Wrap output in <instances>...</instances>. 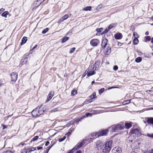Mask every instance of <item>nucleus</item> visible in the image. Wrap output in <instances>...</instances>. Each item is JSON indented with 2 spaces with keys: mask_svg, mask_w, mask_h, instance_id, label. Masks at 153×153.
Masks as SVG:
<instances>
[{
  "mask_svg": "<svg viewBox=\"0 0 153 153\" xmlns=\"http://www.w3.org/2000/svg\"><path fill=\"white\" fill-rule=\"evenodd\" d=\"M124 128L123 125L117 124L116 125L111 126L108 129L111 132H116L119 130H123Z\"/></svg>",
  "mask_w": 153,
  "mask_h": 153,
  "instance_id": "obj_1",
  "label": "nucleus"
},
{
  "mask_svg": "<svg viewBox=\"0 0 153 153\" xmlns=\"http://www.w3.org/2000/svg\"><path fill=\"white\" fill-rule=\"evenodd\" d=\"M44 111L40 109V107L38 106L36 108L33 110L31 112V114L33 117H35L36 116H39L42 114Z\"/></svg>",
  "mask_w": 153,
  "mask_h": 153,
  "instance_id": "obj_2",
  "label": "nucleus"
},
{
  "mask_svg": "<svg viewBox=\"0 0 153 153\" xmlns=\"http://www.w3.org/2000/svg\"><path fill=\"white\" fill-rule=\"evenodd\" d=\"M112 140H110L106 142L105 144H104L105 146L107 147V149H105L106 151H105V152H109L111 150L112 147Z\"/></svg>",
  "mask_w": 153,
  "mask_h": 153,
  "instance_id": "obj_3",
  "label": "nucleus"
},
{
  "mask_svg": "<svg viewBox=\"0 0 153 153\" xmlns=\"http://www.w3.org/2000/svg\"><path fill=\"white\" fill-rule=\"evenodd\" d=\"M108 131H110L108 128L107 129L100 131L97 132V136L98 137L105 135L108 132Z\"/></svg>",
  "mask_w": 153,
  "mask_h": 153,
  "instance_id": "obj_4",
  "label": "nucleus"
},
{
  "mask_svg": "<svg viewBox=\"0 0 153 153\" xmlns=\"http://www.w3.org/2000/svg\"><path fill=\"white\" fill-rule=\"evenodd\" d=\"M100 42L99 40L98 39H94L91 40L90 41V44L93 46H97Z\"/></svg>",
  "mask_w": 153,
  "mask_h": 153,
  "instance_id": "obj_5",
  "label": "nucleus"
},
{
  "mask_svg": "<svg viewBox=\"0 0 153 153\" xmlns=\"http://www.w3.org/2000/svg\"><path fill=\"white\" fill-rule=\"evenodd\" d=\"M11 77V80L15 82L17 79L18 74L16 72H13L10 75Z\"/></svg>",
  "mask_w": 153,
  "mask_h": 153,
  "instance_id": "obj_6",
  "label": "nucleus"
},
{
  "mask_svg": "<svg viewBox=\"0 0 153 153\" xmlns=\"http://www.w3.org/2000/svg\"><path fill=\"white\" fill-rule=\"evenodd\" d=\"M112 153H122V150L119 147H114L112 151Z\"/></svg>",
  "mask_w": 153,
  "mask_h": 153,
  "instance_id": "obj_7",
  "label": "nucleus"
},
{
  "mask_svg": "<svg viewBox=\"0 0 153 153\" xmlns=\"http://www.w3.org/2000/svg\"><path fill=\"white\" fill-rule=\"evenodd\" d=\"M100 63V62L98 61H96L94 65V67L92 69L94 70H98L99 67Z\"/></svg>",
  "mask_w": 153,
  "mask_h": 153,
  "instance_id": "obj_8",
  "label": "nucleus"
},
{
  "mask_svg": "<svg viewBox=\"0 0 153 153\" xmlns=\"http://www.w3.org/2000/svg\"><path fill=\"white\" fill-rule=\"evenodd\" d=\"M54 94V92L53 91H52L50 92L48 96L46 102H48L51 100Z\"/></svg>",
  "mask_w": 153,
  "mask_h": 153,
  "instance_id": "obj_9",
  "label": "nucleus"
},
{
  "mask_svg": "<svg viewBox=\"0 0 153 153\" xmlns=\"http://www.w3.org/2000/svg\"><path fill=\"white\" fill-rule=\"evenodd\" d=\"M85 140H83L80 143H78L76 146H75V149L77 150L81 147L82 146V145L85 143Z\"/></svg>",
  "mask_w": 153,
  "mask_h": 153,
  "instance_id": "obj_10",
  "label": "nucleus"
},
{
  "mask_svg": "<svg viewBox=\"0 0 153 153\" xmlns=\"http://www.w3.org/2000/svg\"><path fill=\"white\" fill-rule=\"evenodd\" d=\"M131 133L132 134H135L137 135H140V132L139 130L137 128H135L131 130Z\"/></svg>",
  "mask_w": 153,
  "mask_h": 153,
  "instance_id": "obj_11",
  "label": "nucleus"
},
{
  "mask_svg": "<svg viewBox=\"0 0 153 153\" xmlns=\"http://www.w3.org/2000/svg\"><path fill=\"white\" fill-rule=\"evenodd\" d=\"M108 42V40L106 39H102V47L104 48L106 47Z\"/></svg>",
  "mask_w": 153,
  "mask_h": 153,
  "instance_id": "obj_12",
  "label": "nucleus"
},
{
  "mask_svg": "<svg viewBox=\"0 0 153 153\" xmlns=\"http://www.w3.org/2000/svg\"><path fill=\"white\" fill-rule=\"evenodd\" d=\"M114 38L117 39H120L122 38V35L120 33H118L115 34L114 36Z\"/></svg>",
  "mask_w": 153,
  "mask_h": 153,
  "instance_id": "obj_13",
  "label": "nucleus"
},
{
  "mask_svg": "<svg viewBox=\"0 0 153 153\" xmlns=\"http://www.w3.org/2000/svg\"><path fill=\"white\" fill-rule=\"evenodd\" d=\"M134 35L135 37V39H134L133 42V44L134 45H137L138 44V40L137 39V38L138 37V34H137V36H135V33H134Z\"/></svg>",
  "mask_w": 153,
  "mask_h": 153,
  "instance_id": "obj_14",
  "label": "nucleus"
},
{
  "mask_svg": "<svg viewBox=\"0 0 153 153\" xmlns=\"http://www.w3.org/2000/svg\"><path fill=\"white\" fill-rule=\"evenodd\" d=\"M111 48L108 47L105 50L104 53L105 55H108L111 53Z\"/></svg>",
  "mask_w": 153,
  "mask_h": 153,
  "instance_id": "obj_15",
  "label": "nucleus"
},
{
  "mask_svg": "<svg viewBox=\"0 0 153 153\" xmlns=\"http://www.w3.org/2000/svg\"><path fill=\"white\" fill-rule=\"evenodd\" d=\"M102 145V142L100 140L98 141L96 143V147L98 148V149H99V148L100 149V147Z\"/></svg>",
  "mask_w": 153,
  "mask_h": 153,
  "instance_id": "obj_16",
  "label": "nucleus"
},
{
  "mask_svg": "<svg viewBox=\"0 0 153 153\" xmlns=\"http://www.w3.org/2000/svg\"><path fill=\"white\" fill-rule=\"evenodd\" d=\"M148 123L152 124V127L153 128V118L151 117L149 118L147 120Z\"/></svg>",
  "mask_w": 153,
  "mask_h": 153,
  "instance_id": "obj_17",
  "label": "nucleus"
},
{
  "mask_svg": "<svg viewBox=\"0 0 153 153\" xmlns=\"http://www.w3.org/2000/svg\"><path fill=\"white\" fill-rule=\"evenodd\" d=\"M106 146L105 145H104V144H103L102 146H101V147H100V149H102V151L103 152H105V153H107V152H105V151H106V150H105V149H107V147H106V146Z\"/></svg>",
  "mask_w": 153,
  "mask_h": 153,
  "instance_id": "obj_18",
  "label": "nucleus"
},
{
  "mask_svg": "<svg viewBox=\"0 0 153 153\" xmlns=\"http://www.w3.org/2000/svg\"><path fill=\"white\" fill-rule=\"evenodd\" d=\"M42 2V1H40L37 0L36 1L34 2V4L35 5V6L37 7H39Z\"/></svg>",
  "mask_w": 153,
  "mask_h": 153,
  "instance_id": "obj_19",
  "label": "nucleus"
},
{
  "mask_svg": "<svg viewBox=\"0 0 153 153\" xmlns=\"http://www.w3.org/2000/svg\"><path fill=\"white\" fill-rule=\"evenodd\" d=\"M27 40V37L24 36V37L22 40V42L21 43V45H22L24 44L25 43Z\"/></svg>",
  "mask_w": 153,
  "mask_h": 153,
  "instance_id": "obj_20",
  "label": "nucleus"
},
{
  "mask_svg": "<svg viewBox=\"0 0 153 153\" xmlns=\"http://www.w3.org/2000/svg\"><path fill=\"white\" fill-rule=\"evenodd\" d=\"M125 126L126 128L128 129L131 126V124L130 123H128L127 122L125 123Z\"/></svg>",
  "mask_w": 153,
  "mask_h": 153,
  "instance_id": "obj_21",
  "label": "nucleus"
},
{
  "mask_svg": "<svg viewBox=\"0 0 153 153\" xmlns=\"http://www.w3.org/2000/svg\"><path fill=\"white\" fill-rule=\"evenodd\" d=\"M87 76H89L91 75H93L95 74V72H94V70H93L92 71H90L88 72V71L87 72Z\"/></svg>",
  "mask_w": 153,
  "mask_h": 153,
  "instance_id": "obj_22",
  "label": "nucleus"
},
{
  "mask_svg": "<svg viewBox=\"0 0 153 153\" xmlns=\"http://www.w3.org/2000/svg\"><path fill=\"white\" fill-rule=\"evenodd\" d=\"M116 25V24L115 23H113L109 25V26L108 27V28L110 30L112 28L115 27Z\"/></svg>",
  "mask_w": 153,
  "mask_h": 153,
  "instance_id": "obj_23",
  "label": "nucleus"
},
{
  "mask_svg": "<svg viewBox=\"0 0 153 153\" xmlns=\"http://www.w3.org/2000/svg\"><path fill=\"white\" fill-rule=\"evenodd\" d=\"M9 13L8 11H5L1 14V16L5 18H7V15Z\"/></svg>",
  "mask_w": 153,
  "mask_h": 153,
  "instance_id": "obj_24",
  "label": "nucleus"
},
{
  "mask_svg": "<svg viewBox=\"0 0 153 153\" xmlns=\"http://www.w3.org/2000/svg\"><path fill=\"white\" fill-rule=\"evenodd\" d=\"M27 60L25 58L22 59L21 60V63L22 65H24L27 62Z\"/></svg>",
  "mask_w": 153,
  "mask_h": 153,
  "instance_id": "obj_25",
  "label": "nucleus"
},
{
  "mask_svg": "<svg viewBox=\"0 0 153 153\" xmlns=\"http://www.w3.org/2000/svg\"><path fill=\"white\" fill-rule=\"evenodd\" d=\"M91 6H87L84 8L83 10L85 11L91 10Z\"/></svg>",
  "mask_w": 153,
  "mask_h": 153,
  "instance_id": "obj_26",
  "label": "nucleus"
},
{
  "mask_svg": "<svg viewBox=\"0 0 153 153\" xmlns=\"http://www.w3.org/2000/svg\"><path fill=\"white\" fill-rule=\"evenodd\" d=\"M142 60V58L140 57H138L136 59L135 61L137 62H139Z\"/></svg>",
  "mask_w": 153,
  "mask_h": 153,
  "instance_id": "obj_27",
  "label": "nucleus"
},
{
  "mask_svg": "<svg viewBox=\"0 0 153 153\" xmlns=\"http://www.w3.org/2000/svg\"><path fill=\"white\" fill-rule=\"evenodd\" d=\"M68 39H69V38L68 37H64L62 39V43L65 42L66 41H67Z\"/></svg>",
  "mask_w": 153,
  "mask_h": 153,
  "instance_id": "obj_28",
  "label": "nucleus"
},
{
  "mask_svg": "<svg viewBox=\"0 0 153 153\" xmlns=\"http://www.w3.org/2000/svg\"><path fill=\"white\" fill-rule=\"evenodd\" d=\"M105 89L104 88H102L100 89L99 90V94H102L104 91Z\"/></svg>",
  "mask_w": 153,
  "mask_h": 153,
  "instance_id": "obj_29",
  "label": "nucleus"
},
{
  "mask_svg": "<svg viewBox=\"0 0 153 153\" xmlns=\"http://www.w3.org/2000/svg\"><path fill=\"white\" fill-rule=\"evenodd\" d=\"M68 14H65L64 16H63L62 18L63 19V20H65L68 18Z\"/></svg>",
  "mask_w": 153,
  "mask_h": 153,
  "instance_id": "obj_30",
  "label": "nucleus"
},
{
  "mask_svg": "<svg viewBox=\"0 0 153 153\" xmlns=\"http://www.w3.org/2000/svg\"><path fill=\"white\" fill-rule=\"evenodd\" d=\"M77 94V91L76 90H73L71 92V95L74 96Z\"/></svg>",
  "mask_w": 153,
  "mask_h": 153,
  "instance_id": "obj_31",
  "label": "nucleus"
},
{
  "mask_svg": "<svg viewBox=\"0 0 153 153\" xmlns=\"http://www.w3.org/2000/svg\"><path fill=\"white\" fill-rule=\"evenodd\" d=\"M48 30V28H46L43 30L42 32V34H44L46 33Z\"/></svg>",
  "mask_w": 153,
  "mask_h": 153,
  "instance_id": "obj_32",
  "label": "nucleus"
},
{
  "mask_svg": "<svg viewBox=\"0 0 153 153\" xmlns=\"http://www.w3.org/2000/svg\"><path fill=\"white\" fill-rule=\"evenodd\" d=\"M66 138V137L64 136L62 138L59 139V142H62Z\"/></svg>",
  "mask_w": 153,
  "mask_h": 153,
  "instance_id": "obj_33",
  "label": "nucleus"
},
{
  "mask_svg": "<svg viewBox=\"0 0 153 153\" xmlns=\"http://www.w3.org/2000/svg\"><path fill=\"white\" fill-rule=\"evenodd\" d=\"M75 49L76 48L75 47H74L71 48L69 51V53H73L74 51L75 50Z\"/></svg>",
  "mask_w": 153,
  "mask_h": 153,
  "instance_id": "obj_34",
  "label": "nucleus"
},
{
  "mask_svg": "<svg viewBox=\"0 0 153 153\" xmlns=\"http://www.w3.org/2000/svg\"><path fill=\"white\" fill-rule=\"evenodd\" d=\"M39 138V136H35V137H34L33 139L31 141H36V140L38 138Z\"/></svg>",
  "mask_w": 153,
  "mask_h": 153,
  "instance_id": "obj_35",
  "label": "nucleus"
},
{
  "mask_svg": "<svg viewBox=\"0 0 153 153\" xmlns=\"http://www.w3.org/2000/svg\"><path fill=\"white\" fill-rule=\"evenodd\" d=\"M96 96V94L95 93H94L92 95L90 96V97L91 99H94L95 98V97Z\"/></svg>",
  "mask_w": 153,
  "mask_h": 153,
  "instance_id": "obj_36",
  "label": "nucleus"
},
{
  "mask_svg": "<svg viewBox=\"0 0 153 153\" xmlns=\"http://www.w3.org/2000/svg\"><path fill=\"white\" fill-rule=\"evenodd\" d=\"M145 41L146 42L148 41H149L151 39V38L150 36H146L145 37Z\"/></svg>",
  "mask_w": 153,
  "mask_h": 153,
  "instance_id": "obj_37",
  "label": "nucleus"
},
{
  "mask_svg": "<svg viewBox=\"0 0 153 153\" xmlns=\"http://www.w3.org/2000/svg\"><path fill=\"white\" fill-rule=\"evenodd\" d=\"M33 150H34L30 149H27L26 152V153H30Z\"/></svg>",
  "mask_w": 153,
  "mask_h": 153,
  "instance_id": "obj_38",
  "label": "nucleus"
},
{
  "mask_svg": "<svg viewBox=\"0 0 153 153\" xmlns=\"http://www.w3.org/2000/svg\"><path fill=\"white\" fill-rule=\"evenodd\" d=\"M103 30V28H97L96 29V31L98 32H101Z\"/></svg>",
  "mask_w": 153,
  "mask_h": 153,
  "instance_id": "obj_39",
  "label": "nucleus"
},
{
  "mask_svg": "<svg viewBox=\"0 0 153 153\" xmlns=\"http://www.w3.org/2000/svg\"><path fill=\"white\" fill-rule=\"evenodd\" d=\"M110 30L108 28H106L103 32V33H107Z\"/></svg>",
  "mask_w": 153,
  "mask_h": 153,
  "instance_id": "obj_40",
  "label": "nucleus"
},
{
  "mask_svg": "<svg viewBox=\"0 0 153 153\" xmlns=\"http://www.w3.org/2000/svg\"><path fill=\"white\" fill-rule=\"evenodd\" d=\"M75 149V147L72 150L68 151L67 153H73L74 152V150Z\"/></svg>",
  "mask_w": 153,
  "mask_h": 153,
  "instance_id": "obj_41",
  "label": "nucleus"
},
{
  "mask_svg": "<svg viewBox=\"0 0 153 153\" xmlns=\"http://www.w3.org/2000/svg\"><path fill=\"white\" fill-rule=\"evenodd\" d=\"M147 136L148 137L153 138V133L152 134H147Z\"/></svg>",
  "mask_w": 153,
  "mask_h": 153,
  "instance_id": "obj_42",
  "label": "nucleus"
},
{
  "mask_svg": "<svg viewBox=\"0 0 153 153\" xmlns=\"http://www.w3.org/2000/svg\"><path fill=\"white\" fill-rule=\"evenodd\" d=\"M118 67L117 66L115 65L113 67V69L114 71H116L118 69Z\"/></svg>",
  "mask_w": 153,
  "mask_h": 153,
  "instance_id": "obj_43",
  "label": "nucleus"
},
{
  "mask_svg": "<svg viewBox=\"0 0 153 153\" xmlns=\"http://www.w3.org/2000/svg\"><path fill=\"white\" fill-rule=\"evenodd\" d=\"M102 7V5L101 4H99L97 7V9H99L101 8Z\"/></svg>",
  "mask_w": 153,
  "mask_h": 153,
  "instance_id": "obj_44",
  "label": "nucleus"
},
{
  "mask_svg": "<svg viewBox=\"0 0 153 153\" xmlns=\"http://www.w3.org/2000/svg\"><path fill=\"white\" fill-rule=\"evenodd\" d=\"M2 126L3 127V129H4L7 127V125H2Z\"/></svg>",
  "mask_w": 153,
  "mask_h": 153,
  "instance_id": "obj_45",
  "label": "nucleus"
},
{
  "mask_svg": "<svg viewBox=\"0 0 153 153\" xmlns=\"http://www.w3.org/2000/svg\"><path fill=\"white\" fill-rule=\"evenodd\" d=\"M4 9L3 8H1L0 9V14H1L2 12L4 11Z\"/></svg>",
  "mask_w": 153,
  "mask_h": 153,
  "instance_id": "obj_46",
  "label": "nucleus"
},
{
  "mask_svg": "<svg viewBox=\"0 0 153 153\" xmlns=\"http://www.w3.org/2000/svg\"><path fill=\"white\" fill-rule=\"evenodd\" d=\"M97 132H96V133H94L91 134V136H95L97 134Z\"/></svg>",
  "mask_w": 153,
  "mask_h": 153,
  "instance_id": "obj_47",
  "label": "nucleus"
},
{
  "mask_svg": "<svg viewBox=\"0 0 153 153\" xmlns=\"http://www.w3.org/2000/svg\"><path fill=\"white\" fill-rule=\"evenodd\" d=\"M36 148L38 150H39L42 149V147L38 146Z\"/></svg>",
  "mask_w": 153,
  "mask_h": 153,
  "instance_id": "obj_48",
  "label": "nucleus"
},
{
  "mask_svg": "<svg viewBox=\"0 0 153 153\" xmlns=\"http://www.w3.org/2000/svg\"><path fill=\"white\" fill-rule=\"evenodd\" d=\"M58 108H55L54 109H53L52 111V112H55L58 110Z\"/></svg>",
  "mask_w": 153,
  "mask_h": 153,
  "instance_id": "obj_49",
  "label": "nucleus"
},
{
  "mask_svg": "<svg viewBox=\"0 0 153 153\" xmlns=\"http://www.w3.org/2000/svg\"><path fill=\"white\" fill-rule=\"evenodd\" d=\"M63 19L62 18L61 19H60L59 21V23H60L62 22L64 20H63Z\"/></svg>",
  "mask_w": 153,
  "mask_h": 153,
  "instance_id": "obj_50",
  "label": "nucleus"
},
{
  "mask_svg": "<svg viewBox=\"0 0 153 153\" xmlns=\"http://www.w3.org/2000/svg\"><path fill=\"white\" fill-rule=\"evenodd\" d=\"M147 153H153V149H152L151 150L149 151Z\"/></svg>",
  "mask_w": 153,
  "mask_h": 153,
  "instance_id": "obj_51",
  "label": "nucleus"
},
{
  "mask_svg": "<svg viewBox=\"0 0 153 153\" xmlns=\"http://www.w3.org/2000/svg\"><path fill=\"white\" fill-rule=\"evenodd\" d=\"M86 116L87 117H88V116H90L91 115V114L90 113H86Z\"/></svg>",
  "mask_w": 153,
  "mask_h": 153,
  "instance_id": "obj_52",
  "label": "nucleus"
},
{
  "mask_svg": "<svg viewBox=\"0 0 153 153\" xmlns=\"http://www.w3.org/2000/svg\"><path fill=\"white\" fill-rule=\"evenodd\" d=\"M50 143V142L49 141H47L46 143L45 144V145L46 146H48Z\"/></svg>",
  "mask_w": 153,
  "mask_h": 153,
  "instance_id": "obj_53",
  "label": "nucleus"
},
{
  "mask_svg": "<svg viewBox=\"0 0 153 153\" xmlns=\"http://www.w3.org/2000/svg\"><path fill=\"white\" fill-rule=\"evenodd\" d=\"M37 46V45H35V46L33 47L32 49H31V50H30V51H32L33 50V49H34L35 48H36Z\"/></svg>",
  "mask_w": 153,
  "mask_h": 153,
  "instance_id": "obj_54",
  "label": "nucleus"
},
{
  "mask_svg": "<svg viewBox=\"0 0 153 153\" xmlns=\"http://www.w3.org/2000/svg\"><path fill=\"white\" fill-rule=\"evenodd\" d=\"M85 117V116H84L82 118H81L80 120H77L76 121L78 122L80 120H82V119H83V118H84Z\"/></svg>",
  "mask_w": 153,
  "mask_h": 153,
  "instance_id": "obj_55",
  "label": "nucleus"
},
{
  "mask_svg": "<svg viewBox=\"0 0 153 153\" xmlns=\"http://www.w3.org/2000/svg\"><path fill=\"white\" fill-rule=\"evenodd\" d=\"M3 83L2 81L0 79V86Z\"/></svg>",
  "mask_w": 153,
  "mask_h": 153,
  "instance_id": "obj_56",
  "label": "nucleus"
},
{
  "mask_svg": "<svg viewBox=\"0 0 153 153\" xmlns=\"http://www.w3.org/2000/svg\"><path fill=\"white\" fill-rule=\"evenodd\" d=\"M75 153H82L81 151L80 150H79L77 151V152H76Z\"/></svg>",
  "mask_w": 153,
  "mask_h": 153,
  "instance_id": "obj_57",
  "label": "nucleus"
},
{
  "mask_svg": "<svg viewBox=\"0 0 153 153\" xmlns=\"http://www.w3.org/2000/svg\"><path fill=\"white\" fill-rule=\"evenodd\" d=\"M149 32H148V31H147L146 32V33H145V35H149Z\"/></svg>",
  "mask_w": 153,
  "mask_h": 153,
  "instance_id": "obj_58",
  "label": "nucleus"
},
{
  "mask_svg": "<svg viewBox=\"0 0 153 153\" xmlns=\"http://www.w3.org/2000/svg\"><path fill=\"white\" fill-rule=\"evenodd\" d=\"M151 42L152 43H153V37L152 38Z\"/></svg>",
  "mask_w": 153,
  "mask_h": 153,
  "instance_id": "obj_59",
  "label": "nucleus"
},
{
  "mask_svg": "<svg viewBox=\"0 0 153 153\" xmlns=\"http://www.w3.org/2000/svg\"><path fill=\"white\" fill-rule=\"evenodd\" d=\"M69 134H71V133L69 132L68 133H67L66 134V135H68Z\"/></svg>",
  "mask_w": 153,
  "mask_h": 153,
  "instance_id": "obj_60",
  "label": "nucleus"
},
{
  "mask_svg": "<svg viewBox=\"0 0 153 153\" xmlns=\"http://www.w3.org/2000/svg\"><path fill=\"white\" fill-rule=\"evenodd\" d=\"M94 83H95V82H94V81H92V82H91V84H93Z\"/></svg>",
  "mask_w": 153,
  "mask_h": 153,
  "instance_id": "obj_61",
  "label": "nucleus"
},
{
  "mask_svg": "<svg viewBox=\"0 0 153 153\" xmlns=\"http://www.w3.org/2000/svg\"><path fill=\"white\" fill-rule=\"evenodd\" d=\"M151 20H152L153 21V17H152L150 18Z\"/></svg>",
  "mask_w": 153,
  "mask_h": 153,
  "instance_id": "obj_62",
  "label": "nucleus"
},
{
  "mask_svg": "<svg viewBox=\"0 0 153 153\" xmlns=\"http://www.w3.org/2000/svg\"><path fill=\"white\" fill-rule=\"evenodd\" d=\"M31 150H35V148H32V149H31Z\"/></svg>",
  "mask_w": 153,
  "mask_h": 153,
  "instance_id": "obj_63",
  "label": "nucleus"
},
{
  "mask_svg": "<svg viewBox=\"0 0 153 153\" xmlns=\"http://www.w3.org/2000/svg\"><path fill=\"white\" fill-rule=\"evenodd\" d=\"M151 48H153V45H152L151 47Z\"/></svg>",
  "mask_w": 153,
  "mask_h": 153,
  "instance_id": "obj_64",
  "label": "nucleus"
}]
</instances>
